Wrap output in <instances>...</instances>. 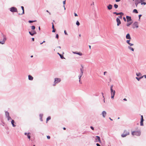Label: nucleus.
<instances>
[{
    "label": "nucleus",
    "instance_id": "obj_64",
    "mask_svg": "<svg viewBox=\"0 0 146 146\" xmlns=\"http://www.w3.org/2000/svg\"><path fill=\"white\" fill-rule=\"evenodd\" d=\"M45 42V41H43L42 43H44V42Z\"/></svg>",
    "mask_w": 146,
    "mask_h": 146
},
{
    "label": "nucleus",
    "instance_id": "obj_2",
    "mask_svg": "<svg viewBox=\"0 0 146 146\" xmlns=\"http://www.w3.org/2000/svg\"><path fill=\"white\" fill-rule=\"evenodd\" d=\"M131 134L133 136L136 135L137 136H139L141 135V132L139 130L137 131H132L131 132Z\"/></svg>",
    "mask_w": 146,
    "mask_h": 146
},
{
    "label": "nucleus",
    "instance_id": "obj_39",
    "mask_svg": "<svg viewBox=\"0 0 146 146\" xmlns=\"http://www.w3.org/2000/svg\"><path fill=\"white\" fill-rule=\"evenodd\" d=\"M128 44L130 46H133V44H131V43H129Z\"/></svg>",
    "mask_w": 146,
    "mask_h": 146
},
{
    "label": "nucleus",
    "instance_id": "obj_32",
    "mask_svg": "<svg viewBox=\"0 0 146 146\" xmlns=\"http://www.w3.org/2000/svg\"><path fill=\"white\" fill-rule=\"evenodd\" d=\"M136 75L138 76H139L141 75V74L140 73H137Z\"/></svg>",
    "mask_w": 146,
    "mask_h": 146
},
{
    "label": "nucleus",
    "instance_id": "obj_24",
    "mask_svg": "<svg viewBox=\"0 0 146 146\" xmlns=\"http://www.w3.org/2000/svg\"><path fill=\"white\" fill-rule=\"evenodd\" d=\"M14 121L13 120H12L11 121V123L12 124L13 126L14 127H15L16 126V125L14 124Z\"/></svg>",
    "mask_w": 146,
    "mask_h": 146
},
{
    "label": "nucleus",
    "instance_id": "obj_33",
    "mask_svg": "<svg viewBox=\"0 0 146 146\" xmlns=\"http://www.w3.org/2000/svg\"><path fill=\"white\" fill-rule=\"evenodd\" d=\"M76 24L78 26H79L80 25V23L78 22V21H77L76 22Z\"/></svg>",
    "mask_w": 146,
    "mask_h": 146
},
{
    "label": "nucleus",
    "instance_id": "obj_26",
    "mask_svg": "<svg viewBox=\"0 0 146 146\" xmlns=\"http://www.w3.org/2000/svg\"><path fill=\"white\" fill-rule=\"evenodd\" d=\"M5 115L6 117H7L8 116H9V112L6 111L5 112Z\"/></svg>",
    "mask_w": 146,
    "mask_h": 146
},
{
    "label": "nucleus",
    "instance_id": "obj_18",
    "mask_svg": "<svg viewBox=\"0 0 146 146\" xmlns=\"http://www.w3.org/2000/svg\"><path fill=\"white\" fill-rule=\"evenodd\" d=\"M21 8L23 10V12L22 13H19V15H21L22 14H23L24 13V7L23 6H21Z\"/></svg>",
    "mask_w": 146,
    "mask_h": 146
},
{
    "label": "nucleus",
    "instance_id": "obj_37",
    "mask_svg": "<svg viewBox=\"0 0 146 146\" xmlns=\"http://www.w3.org/2000/svg\"><path fill=\"white\" fill-rule=\"evenodd\" d=\"M7 119H8V120H9L10 119H11V117H10V116H8L7 117Z\"/></svg>",
    "mask_w": 146,
    "mask_h": 146
},
{
    "label": "nucleus",
    "instance_id": "obj_31",
    "mask_svg": "<svg viewBox=\"0 0 146 146\" xmlns=\"http://www.w3.org/2000/svg\"><path fill=\"white\" fill-rule=\"evenodd\" d=\"M114 7L115 8L117 9L118 7V5H117L116 4H115L114 5Z\"/></svg>",
    "mask_w": 146,
    "mask_h": 146
},
{
    "label": "nucleus",
    "instance_id": "obj_42",
    "mask_svg": "<svg viewBox=\"0 0 146 146\" xmlns=\"http://www.w3.org/2000/svg\"><path fill=\"white\" fill-rule=\"evenodd\" d=\"M58 34H57L56 36V38L58 39Z\"/></svg>",
    "mask_w": 146,
    "mask_h": 146
},
{
    "label": "nucleus",
    "instance_id": "obj_35",
    "mask_svg": "<svg viewBox=\"0 0 146 146\" xmlns=\"http://www.w3.org/2000/svg\"><path fill=\"white\" fill-rule=\"evenodd\" d=\"M60 56V58L62 59L64 58V57L61 54H59Z\"/></svg>",
    "mask_w": 146,
    "mask_h": 146
},
{
    "label": "nucleus",
    "instance_id": "obj_58",
    "mask_svg": "<svg viewBox=\"0 0 146 146\" xmlns=\"http://www.w3.org/2000/svg\"><path fill=\"white\" fill-rule=\"evenodd\" d=\"M109 119H110V120H111V121H112V120H113L112 119H111V118L110 117V118H109Z\"/></svg>",
    "mask_w": 146,
    "mask_h": 146
},
{
    "label": "nucleus",
    "instance_id": "obj_27",
    "mask_svg": "<svg viewBox=\"0 0 146 146\" xmlns=\"http://www.w3.org/2000/svg\"><path fill=\"white\" fill-rule=\"evenodd\" d=\"M133 13H138L137 10L136 9H134L133 10Z\"/></svg>",
    "mask_w": 146,
    "mask_h": 146
},
{
    "label": "nucleus",
    "instance_id": "obj_52",
    "mask_svg": "<svg viewBox=\"0 0 146 146\" xmlns=\"http://www.w3.org/2000/svg\"><path fill=\"white\" fill-rule=\"evenodd\" d=\"M107 73L106 72H104V75H105V74Z\"/></svg>",
    "mask_w": 146,
    "mask_h": 146
},
{
    "label": "nucleus",
    "instance_id": "obj_34",
    "mask_svg": "<svg viewBox=\"0 0 146 146\" xmlns=\"http://www.w3.org/2000/svg\"><path fill=\"white\" fill-rule=\"evenodd\" d=\"M31 29L32 30H34L35 29V27L34 26H33L31 27Z\"/></svg>",
    "mask_w": 146,
    "mask_h": 146
},
{
    "label": "nucleus",
    "instance_id": "obj_50",
    "mask_svg": "<svg viewBox=\"0 0 146 146\" xmlns=\"http://www.w3.org/2000/svg\"><path fill=\"white\" fill-rule=\"evenodd\" d=\"M141 16V15H139V19H140V18Z\"/></svg>",
    "mask_w": 146,
    "mask_h": 146
},
{
    "label": "nucleus",
    "instance_id": "obj_51",
    "mask_svg": "<svg viewBox=\"0 0 146 146\" xmlns=\"http://www.w3.org/2000/svg\"><path fill=\"white\" fill-rule=\"evenodd\" d=\"M96 145L97 146H101L100 144L98 143H97L96 144Z\"/></svg>",
    "mask_w": 146,
    "mask_h": 146
},
{
    "label": "nucleus",
    "instance_id": "obj_20",
    "mask_svg": "<svg viewBox=\"0 0 146 146\" xmlns=\"http://www.w3.org/2000/svg\"><path fill=\"white\" fill-rule=\"evenodd\" d=\"M126 38L127 39H131V38L130 37V35L129 33L127 34L126 35Z\"/></svg>",
    "mask_w": 146,
    "mask_h": 146
},
{
    "label": "nucleus",
    "instance_id": "obj_36",
    "mask_svg": "<svg viewBox=\"0 0 146 146\" xmlns=\"http://www.w3.org/2000/svg\"><path fill=\"white\" fill-rule=\"evenodd\" d=\"M143 78L142 77H141L140 78H138V77H136V79H137L138 81L139 80Z\"/></svg>",
    "mask_w": 146,
    "mask_h": 146
},
{
    "label": "nucleus",
    "instance_id": "obj_63",
    "mask_svg": "<svg viewBox=\"0 0 146 146\" xmlns=\"http://www.w3.org/2000/svg\"><path fill=\"white\" fill-rule=\"evenodd\" d=\"M38 29H39V30H40V27H39Z\"/></svg>",
    "mask_w": 146,
    "mask_h": 146
},
{
    "label": "nucleus",
    "instance_id": "obj_56",
    "mask_svg": "<svg viewBox=\"0 0 146 146\" xmlns=\"http://www.w3.org/2000/svg\"><path fill=\"white\" fill-rule=\"evenodd\" d=\"M63 7H64V10H65L66 9V8L65 7V5H63Z\"/></svg>",
    "mask_w": 146,
    "mask_h": 146
},
{
    "label": "nucleus",
    "instance_id": "obj_9",
    "mask_svg": "<svg viewBox=\"0 0 146 146\" xmlns=\"http://www.w3.org/2000/svg\"><path fill=\"white\" fill-rule=\"evenodd\" d=\"M127 22H129L130 21H131V17H130L127 16L126 17Z\"/></svg>",
    "mask_w": 146,
    "mask_h": 146
},
{
    "label": "nucleus",
    "instance_id": "obj_62",
    "mask_svg": "<svg viewBox=\"0 0 146 146\" xmlns=\"http://www.w3.org/2000/svg\"><path fill=\"white\" fill-rule=\"evenodd\" d=\"M63 129H64V130H66V128H65V127H64V128H63Z\"/></svg>",
    "mask_w": 146,
    "mask_h": 146
},
{
    "label": "nucleus",
    "instance_id": "obj_38",
    "mask_svg": "<svg viewBox=\"0 0 146 146\" xmlns=\"http://www.w3.org/2000/svg\"><path fill=\"white\" fill-rule=\"evenodd\" d=\"M52 28L53 29H54V25L53 23H52Z\"/></svg>",
    "mask_w": 146,
    "mask_h": 146
},
{
    "label": "nucleus",
    "instance_id": "obj_47",
    "mask_svg": "<svg viewBox=\"0 0 146 146\" xmlns=\"http://www.w3.org/2000/svg\"><path fill=\"white\" fill-rule=\"evenodd\" d=\"M90 128H91L92 130H94V127H93L92 126H91V127H90Z\"/></svg>",
    "mask_w": 146,
    "mask_h": 146
},
{
    "label": "nucleus",
    "instance_id": "obj_28",
    "mask_svg": "<svg viewBox=\"0 0 146 146\" xmlns=\"http://www.w3.org/2000/svg\"><path fill=\"white\" fill-rule=\"evenodd\" d=\"M128 48L129 49L133 51H134V49L133 48H131V47L129 46L128 47Z\"/></svg>",
    "mask_w": 146,
    "mask_h": 146
},
{
    "label": "nucleus",
    "instance_id": "obj_23",
    "mask_svg": "<svg viewBox=\"0 0 146 146\" xmlns=\"http://www.w3.org/2000/svg\"><path fill=\"white\" fill-rule=\"evenodd\" d=\"M96 137L97 138L96 139L98 140V141L100 143L101 142V140H100V137L99 136H96Z\"/></svg>",
    "mask_w": 146,
    "mask_h": 146
},
{
    "label": "nucleus",
    "instance_id": "obj_45",
    "mask_svg": "<svg viewBox=\"0 0 146 146\" xmlns=\"http://www.w3.org/2000/svg\"><path fill=\"white\" fill-rule=\"evenodd\" d=\"M64 33L65 35H68V34H67V33L66 32V31H64Z\"/></svg>",
    "mask_w": 146,
    "mask_h": 146
},
{
    "label": "nucleus",
    "instance_id": "obj_30",
    "mask_svg": "<svg viewBox=\"0 0 146 146\" xmlns=\"http://www.w3.org/2000/svg\"><path fill=\"white\" fill-rule=\"evenodd\" d=\"M51 119V117L50 116L48 117L46 119V122H47L49 120Z\"/></svg>",
    "mask_w": 146,
    "mask_h": 146
},
{
    "label": "nucleus",
    "instance_id": "obj_29",
    "mask_svg": "<svg viewBox=\"0 0 146 146\" xmlns=\"http://www.w3.org/2000/svg\"><path fill=\"white\" fill-rule=\"evenodd\" d=\"M36 21L35 20H34V21H29V22L30 23H33V22H36Z\"/></svg>",
    "mask_w": 146,
    "mask_h": 146
},
{
    "label": "nucleus",
    "instance_id": "obj_57",
    "mask_svg": "<svg viewBox=\"0 0 146 146\" xmlns=\"http://www.w3.org/2000/svg\"><path fill=\"white\" fill-rule=\"evenodd\" d=\"M141 118H143V117L142 115H141Z\"/></svg>",
    "mask_w": 146,
    "mask_h": 146
},
{
    "label": "nucleus",
    "instance_id": "obj_61",
    "mask_svg": "<svg viewBox=\"0 0 146 146\" xmlns=\"http://www.w3.org/2000/svg\"><path fill=\"white\" fill-rule=\"evenodd\" d=\"M102 95H103V97L104 98V95H104V94H103V93H102Z\"/></svg>",
    "mask_w": 146,
    "mask_h": 146
},
{
    "label": "nucleus",
    "instance_id": "obj_40",
    "mask_svg": "<svg viewBox=\"0 0 146 146\" xmlns=\"http://www.w3.org/2000/svg\"><path fill=\"white\" fill-rule=\"evenodd\" d=\"M63 5H65V3H66V1L65 0V1H63Z\"/></svg>",
    "mask_w": 146,
    "mask_h": 146
},
{
    "label": "nucleus",
    "instance_id": "obj_54",
    "mask_svg": "<svg viewBox=\"0 0 146 146\" xmlns=\"http://www.w3.org/2000/svg\"><path fill=\"white\" fill-rule=\"evenodd\" d=\"M32 40L33 41H34V38H32Z\"/></svg>",
    "mask_w": 146,
    "mask_h": 146
},
{
    "label": "nucleus",
    "instance_id": "obj_16",
    "mask_svg": "<svg viewBox=\"0 0 146 146\" xmlns=\"http://www.w3.org/2000/svg\"><path fill=\"white\" fill-rule=\"evenodd\" d=\"M113 13L114 14H115L117 15H123V13H122V12H120V13H117L116 12H114Z\"/></svg>",
    "mask_w": 146,
    "mask_h": 146
},
{
    "label": "nucleus",
    "instance_id": "obj_10",
    "mask_svg": "<svg viewBox=\"0 0 146 146\" xmlns=\"http://www.w3.org/2000/svg\"><path fill=\"white\" fill-rule=\"evenodd\" d=\"M116 21H117V26H119V25L121 23V22L120 20L118 18H117L116 19Z\"/></svg>",
    "mask_w": 146,
    "mask_h": 146
},
{
    "label": "nucleus",
    "instance_id": "obj_19",
    "mask_svg": "<svg viewBox=\"0 0 146 146\" xmlns=\"http://www.w3.org/2000/svg\"><path fill=\"white\" fill-rule=\"evenodd\" d=\"M106 112L105 111H102V115H103V116L104 117H105L106 115Z\"/></svg>",
    "mask_w": 146,
    "mask_h": 146
},
{
    "label": "nucleus",
    "instance_id": "obj_41",
    "mask_svg": "<svg viewBox=\"0 0 146 146\" xmlns=\"http://www.w3.org/2000/svg\"><path fill=\"white\" fill-rule=\"evenodd\" d=\"M130 41V40H127L126 41V42H127V43L128 44L130 43L129 42Z\"/></svg>",
    "mask_w": 146,
    "mask_h": 146
},
{
    "label": "nucleus",
    "instance_id": "obj_43",
    "mask_svg": "<svg viewBox=\"0 0 146 146\" xmlns=\"http://www.w3.org/2000/svg\"><path fill=\"white\" fill-rule=\"evenodd\" d=\"M47 138L49 139H50V137L49 136H47Z\"/></svg>",
    "mask_w": 146,
    "mask_h": 146
},
{
    "label": "nucleus",
    "instance_id": "obj_1",
    "mask_svg": "<svg viewBox=\"0 0 146 146\" xmlns=\"http://www.w3.org/2000/svg\"><path fill=\"white\" fill-rule=\"evenodd\" d=\"M129 134V130H125L124 131L123 133L121 135V136L122 137H124Z\"/></svg>",
    "mask_w": 146,
    "mask_h": 146
},
{
    "label": "nucleus",
    "instance_id": "obj_55",
    "mask_svg": "<svg viewBox=\"0 0 146 146\" xmlns=\"http://www.w3.org/2000/svg\"><path fill=\"white\" fill-rule=\"evenodd\" d=\"M123 100L124 101H127V100L126 98H125L123 99Z\"/></svg>",
    "mask_w": 146,
    "mask_h": 146
},
{
    "label": "nucleus",
    "instance_id": "obj_21",
    "mask_svg": "<svg viewBox=\"0 0 146 146\" xmlns=\"http://www.w3.org/2000/svg\"><path fill=\"white\" fill-rule=\"evenodd\" d=\"M143 118H141V121L140 122V125L141 126H143Z\"/></svg>",
    "mask_w": 146,
    "mask_h": 146
},
{
    "label": "nucleus",
    "instance_id": "obj_11",
    "mask_svg": "<svg viewBox=\"0 0 146 146\" xmlns=\"http://www.w3.org/2000/svg\"><path fill=\"white\" fill-rule=\"evenodd\" d=\"M6 38L4 36L3 38V40L2 41H0V44H4L5 43V41H6Z\"/></svg>",
    "mask_w": 146,
    "mask_h": 146
},
{
    "label": "nucleus",
    "instance_id": "obj_5",
    "mask_svg": "<svg viewBox=\"0 0 146 146\" xmlns=\"http://www.w3.org/2000/svg\"><path fill=\"white\" fill-rule=\"evenodd\" d=\"M54 83L55 84L53 85L54 86H55V84L58 83L59 82H60L61 81V80L60 78H56L54 79Z\"/></svg>",
    "mask_w": 146,
    "mask_h": 146
},
{
    "label": "nucleus",
    "instance_id": "obj_13",
    "mask_svg": "<svg viewBox=\"0 0 146 146\" xmlns=\"http://www.w3.org/2000/svg\"><path fill=\"white\" fill-rule=\"evenodd\" d=\"M107 8L108 10H111L112 9V5L111 4H109L107 7Z\"/></svg>",
    "mask_w": 146,
    "mask_h": 146
},
{
    "label": "nucleus",
    "instance_id": "obj_25",
    "mask_svg": "<svg viewBox=\"0 0 146 146\" xmlns=\"http://www.w3.org/2000/svg\"><path fill=\"white\" fill-rule=\"evenodd\" d=\"M128 23H127L126 25L127 27L129 26L132 23V22H129Z\"/></svg>",
    "mask_w": 146,
    "mask_h": 146
},
{
    "label": "nucleus",
    "instance_id": "obj_22",
    "mask_svg": "<svg viewBox=\"0 0 146 146\" xmlns=\"http://www.w3.org/2000/svg\"><path fill=\"white\" fill-rule=\"evenodd\" d=\"M28 77L29 79L30 80H32L33 79V77L30 75L28 76Z\"/></svg>",
    "mask_w": 146,
    "mask_h": 146
},
{
    "label": "nucleus",
    "instance_id": "obj_53",
    "mask_svg": "<svg viewBox=\"0 0 146 146\" xmlns=\"http://www.w3.org/2000/svg\"><path fill=\"white\" fill-rule=\"evenodd\" d=\"M119 17L120 18V19H121L122 18V16H120Z\"/></svg>",
    "mask_w": 146,
    "mask_h": 146
},
{
    "label": "nucleus",
    "instance_id": "obj_3",
    "mask_svg": "<svg viewBox=\"0 0 146 146\" xmlns=\"http://www.w3.org/2000/svg\"><path fill=\"white\" fill-rule=\"evenodd\" d=\"M113 86H112L110 88V90L111 91V98L113 99L115 95V90H113L112 89Z\"/></svg>",
    "mask_w": 146,
    "mask_h": 146
},
{
    "label": "nucleus",
    "instance_id": "obj_8",
    "mask_svg": "<svg viewBox=\"0 0 146 146\" xmlns=\"http://www.w3.org/2000/svg\"><path fill=\"white\" fill-rule=\"evenodd\" d=\"M25 135H27L28 137V138L29 139H30L31 138V133H25Z\"/></svg>",
    "mask_w": 146,
    "mask_h": 146
},
{
    "label": "nucleus",
    "instance_id": "obj_12",
    "mask_svg": "<svg viewBox=\"0 0 146 146\" xmlns=\"http://www.w3.org/2000/svg\"><path fill=\"white\" fill-rule=\"evenodd\" d=\"M29 34L32 36H33L34 34H36V32L35 31H32V32H29Z\"/></svg>",
    "mask_w": 146,
    "mask_h": 146
},
{
    "label": "nucleus",
    "instance_id": "obj_46",
    "mask_svg": "<svg viewBox=\"0 0 146 146\" xmlns=\"http://www.w3.org/2000/svg\"><path fill=\"white\" fill-rule=\"evenodd\" d=\"M74 16H75V17H77V16H78V15H77V14H76V13H74Z\"/></svg>",
    "mask_w": 146,
    "mask_h": 146
},
{
    "label": "nucleus",
    "instance_id": "obj_49",
    "mask_svg": "<svg viewBox=\"0 0 146 146\" xmlns=\"http://www.w3.org/2000/svg\"><path fill=\"white\" fill-rule=\"evenodd\" d=\"M55 29H53V30L52 31V32H55Z\"/></svg>",
    "mask_w": 146,
    "mask_h": 146
},
{
    "label": "nucleus",
    "instance_id": "obj_59",
    "mask_svg": "<svg viewBox=\"0 0 146 146\" xmlns=\"http://www.w3.org/2000/svg\"><path fill=\"white\" fill-rule=\"evenodd\" d=\"M144 76L145 78H146V75H145Z\"/></svg>",
    "mask_w": 146,
    "mask_h": 146
},
{
    "label": "nucleus",
    "instance_id": "obj_4",
    "mask_svg": "<svg viewBox=\"0 0 146 146\" xmlns=\"http://www.w3.org/2000/svg\"><path fill=\"white\" fill-rule=\"evenodd\" d=\"M80 70L81 72L78 76L79 79V82H80L81 78L83 74V67H82V68H80Z\"/></svg>",
    "mask_w": 146,
    "mask_h": 146
},
{
    "label": "nucleus",
    "instance_id": "obj_60",
    "mask_svg": "<svg viewBox=\"0 0 146 146\" xmlns=\"http://www.w3.org/2000/svg\"><path fill=\"white\" fill-rule=\"evenodd\" d=\"M89 47L90 49H91V46L90 45H89Z\"/></svg>",
    "mask_w": 146,
    "mask_h": 146
},
{
    "label": "nucleus",
    "instance_id": "obj_6",
    "mask_svg": "<svg viewBox=\"0 0 146 146\" xmlns=\"http://www.w3.org/2000/svg\"><path fill=\"white\" fill-rule=\"evenodd\" d=\"M10 11L12 12H17V9L16 8L12 7L10 8Z\"/></svg>",
    "mask_w": 146,
    "mask_h": 146
},
{
    "label": "nucleus",
    "instance_id": "obj_15",
    "mask_svg": "<svg viewBox=\"0 0 146 146\" xmlns=\"http://www.w3.org/2000/svg\"><path fill=\"white\" fill-rule=\"evenodd\" d=\"M73 53L74 54H78L80 56H82V53L80 52H73Z\"/></svg>",
    "mask_w": 146,
    "mask_h": 146
},
{
    "label": "nucleus",
    "instance_id": "obj_7",
    "mask_svg": "<svg viewBox=\"0 0 146 146\" xmlns=\"http://www.w3.org/2000/svg\"><path fill=\"white\" fill-rule=\"evenodd\" d=\"M133 28H134L135 27L137 28L138 27V23L137 22H135L133 24Z\"/></svg>",
    "mask_w": 146,
    "mask_h": 146
},
{
    "label": "nucleus",
    "instance_id": "obj_17",
    "mask_svg": "<svg viewBox=\"0 0 146 146\" xmlns=\"http://www.w3.org/2000/svg\"><path fill=\"white\" fill-rule=\"evenodd\" d=\"M140 3H141V5H146V3L144 2L145 0H140Z\"/></svg>",
    "mask_w": 146,
    "mask_h": 146
},
{
    "label": "nucleus",
    "instance_id": "obj_44",
    "mask_svg": "<svg viewBox=\"0 0 146 146\" xmlns=\"http://www.w3.org/2000/svg\"><path fill=\"white\" fill-rule=\"evenodd\" d=\"M123 19L125 21H126V19H125V17H123Z\"/></svg>",
    "mask_w": 146,
    "mask_h": 146
},
{
    "label": "nucleus",
    "instance_id": "obj_48",
    "mask_svg": "<svg viewBox=\"0 0 146 146\" xmlns=\"http://www.w3.org/2000/svg\"><path fill=\"white\" fill-rule=\"evenodd\" d=\"M121 1V0H115V1L116 2H119Z\"/></svg>",
    "mask_w": 146,
    "mask_h": 146
},
{
    "label": "nucleus",
    "instance_id": "obj_14",
    "mask_svg": "<svg viewBox=\"0 0 146 146\" xmlns=\"http://www.w3.org/2000/svg\"><path fill=\"white\" fill-rule=\"evenodd\" d=\"M140 0H136L135 1V4L136 5V6L137 7V5L139 3H140Z\"/></svg>",
    "mask_w": 146,
    "mask_h": 146
}]
</instances>
